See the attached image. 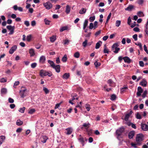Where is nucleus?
<instances>
[{
    "label": "nucleus",
    "instance_id": "1",
    "mask_svg": "<svg viewBox=\"0 0 148 148\" xmlns=\"http://www.w3.org/2000/svg\"><path fill=\"white\" fill-rule=\"evenodd\" d=\"M125 128L123 127H122L117 130L116 132V135L118 137L121 136L125 130Z\"/></svg>",
    "mask_w": 148,
    "mask_h": 148
},
{
    "label": "nucleus",
    "instance_id": "2",
    "mask_svg": "<svg viewBox=\"0 0 148 148\" xmlns=\"http://www.w3.org/2000/svg\"><path fill=\"white\" fill-rule=\"evenodd\" d=\"M44 7L47 10H49L51 8L53 7L52 4L50 1H48L43 3Z\"/></svg>",
    "mask_w": 148,
    "mask_h": 148
},
{
    "label": "nucleus",
    "instance_id": "3",
    "mask_svg": "<svg viewBox=\"0 0 148 148\" xmlns=\"http://www.w3.org/2000/svg\"><path fill=\"white\" fill-rule=\"evenodd\" d=\"M144 136L142 134H139L137 135L136 137V141L142 142L144 140Z\"/></svg>",
    "mask_w": 148,
    "mask_h": 148
},
{
    "label": "nucleus",
    "instance_id": "4",
    "mask_svg": "<svg viewBox=\"0 0 148 148\" xmlns=\"http://www.w3.org/2000/svg\"><path fill=\"white\" fill-rule=\"evenodd\" d=\"M27 89L25 88L24 89H22L20 91V94L21 97L24 98L26 96Z\"/></svg>",
    "mask_w": 148,
    "mask_h": 148
},
{
    "label": "nucleus",
    "instance_id": "5",
    "mask_svg": "<svg viewBox=\"0 0 148 148\" xmlns=\"http://www.w3.org/2000/svg\"><path fill=\"white\" fill-rule=\"evenodd\" d=\"M6 27L7 29L10 31L8 34L9 35L12 34L14 32V26H12L11 25H10L7 26Z\"/></svg>",
    "mask_w": 148,
    "mask_h": 148
},
{
    "label": "nucleus",
    "instance_id": "6",
    "mask_svg": "<svg viewBox=\"0 0 148 148\" xmlns=\"http://www.w3.org/2000/svg\"><path fill=\"white\" fill-rule=\"evenodd\" d=\"M143 91V89L140 86H139L137 88V92L136 93L137 97H139L141 96V93Z\"/></svg>",
    "mask_w": 148,
    "mask_h": 148
},
{
    "label": "nucleus",
    "instance_id": "7",
    "mask_svg": "<svg viewBox=\"0 0 148 148\" xmlns=\"http://www.w3.org/2000/svg\"><path fill=\"white\" fill-rule=\"evenodd\" d=\"M17 48V47L16 45H14L10 49L9 51V53L11 54H12L15 51Z\"/></svg>",
    "mask_w": 148,
    "mask_h": 148
},
{
    "label": "nucleus",
    "instance_id": "8",
    "mask_svg": "<svg viewBox=\"0 0 148 148\" xmlns=\"http://www.w3.org/2000/svg\"><path fill=\"white\" fill-rule=\"evenodd\" d=\"M40 138L41 141L43 143H45L47 140L48 139V137L45 135L42 136Z\"/></svg>",
    "mask_w": 148,
    "mask_h": 148
},
{
    "label": "nucleus",
    "instance_id": "9",
    "mask_svg": "<svg viewBox=\"0 0 148 148\" xmlns=\"http://www.w3.org/2000/svg\"><path fill=\"white\" fill-rule=\"evenodd\" d=\"M132 113V110H131L130 111V112L129 113L126 114L125 116L124 120L126 121H128L130 115H131V114Z\"/></svg>",
    "mask_w": 148,
    "mask_h": 148
},
{
    "label": "nucleus",
    "instance_id": "10",
    "mask_svg": "<svg viewBox=\"0 0 148 148\" xmlns=\"http://www.w3.org/2000/svg\"><path fill=\"white\" fill-rule=\"evenodd\" d=\"M141 128L144 131H146L148 130V126L146 124H141Z\"/></svg>",
    "mask_w": 148,
    "mask_h": 148
},
{
    "label": "nucleus",
    "instance_id": "11",
    "mask_svg": "<svg viewBox=\"0 0 148 148\" xmlns=\"http://www.w3.org/2000/svg\"><path fill=\"white\" fill-rule=\"evenodd\" d=\"M47 72L46 71L41 70L40 72V75L41 77L46 76L47 75Z\"/></svg>",
    "mask_w": 148,
    "mask_h": 148
},
{
    "label": "nucleus",
    "instance_id": "12",
    "mask_svg": "<svg viewBox=\"0 0 148 148\" xmlns=\"http://www.w3.org/2000/svg\"><path fill=\"white\" fill-rule=\"evenodd\" d=\"M147 84V82L144 79H143L142 81L140 83V85L143 86L144 87L146 86Z\"/></svg>",
    "mask_w": 148,
    "mask_h": 148
},
{
    "label": "nucleus",
    "instance_id": "13",
    "mask_svg": "<svg viewBox=\"0 0 148 148\" xmlns=\"http://www.w3.org/2000/svg\"><path fill=\"white\" fill-rule=\"evenodd\" d=\"M135 134L134 131H132L130 132L128 134V138L130 139H132L133 138Z\"/></svg>",
    "mask_w": 148,
    "mask_h": 148
},
{
    "label": "nucleus",
    "instance_id": "14",
    "mask_svg": "<svg viewBox=\"0 0 148 148\" xmlns=\"http://www.w3.org/2000/svg\"><path fill=\"white\" fill-rule=\"evenodd\" d=\"M123 59L125 62L129 64L131 62V60L128 57H125L123 58Z\"/></svg>",
    "mask_w": 148,
    "mask_h": 148
},
{
    "label": "nucleus",
    "instance_id": "15",
    "mask_svg": "<svg viewBox=\"0 0 148 148\" xmlns=\"http://www.w3.org/2000/svg\"><path fill=\"white\" fill-rule=\"evenodd\" d=\"M53 68L55 69L57 73H59L60 71V66L59 65H55Z\"/></svg>",
    "mask_w": 148,
    "mask_h": 148
},
{
    "label": "nucleus",
    "instance_id": "16",
    "mask_svg": "<svg viewBox=\"0 0 148 148\" xmlns=\"http://www.w3.org/2000/svg\"><path fill=\"white\" fill-rule=\"evenodd\" d=\"M45 60L46 58L45 57L43 56H42L40 58V62L42 64H43L45 63Z\"/></svg>",
    "mask_w": 148,
    "mask_h": 148
},
{
    "label": "nucleus",
    "instance_id": "17",
    "mask_svg": "<svg viewBox=\"0 0 148 148\" xmlns=\"http://www.w3.org/2000/svg\"><path fill=\"white\" fill-rule=\"evenodd\" d=\"M134 6L132 5H130L128 6L125 8V10L131 11L134 8Z\"/></svg>",
    "mask_w": 148,
    "mask_h": 148
},
{
    "label": "nucleus",
    "instance_id": "18",
    "mask_svg": "<svg viewBox=\"0 0 148 148\" xmlns=\"http://www.w3.org/2000/svg\"><path fill=\"white\" fill-rule=\"evenodd\" d=\"M71 10V7L69 5H67L66 6V9L65 12L66 14H69V13Z\"/></svg>",
    "mask_w": 148,
    "mask_h": 148
},
{
    "label": "nucleus",
    "instance_id": "19",
    "mask_svg": "<svg viewBox=\"0 0 148 148\" xmlns=\"http://www.w3.org/2000/svg\"><path fill=\"white\" fill-rule=\"evenodd\" d=\"M67 132L66 133V134L67 135H69L71 134L72 132V129L71 128H68L66 129Z\"/></svg>",
    "mask_w": 148,
    "mask_h": 148
},
{
    "label": "nucleus",
    "instance_id": "20",
    "mask_svg": "<svg viewBox=\"0 0 148 148\" xmlns=\"http://www.w3.org/2000/svg\"><path fill=\"white\" fill-rule=\"evenodd\" d=\"M29 53L30 54V56H33L35 55L34 51V49H29Z\"/></svg>",
    "mask_w": 148,
    "mask_h": 148
},
{
    "label": "nucleus",
    "instance_id": "21",
    "mask_svg": "<svg viewBox=\"0 0 148 148\" xmlns=\"http://www.w3.org/2000/svg\"><path fill=\"white\" fill-rule=\"evenodd\" d=\"M88 19L85 20L84 22V23L83 29H85L87 25H88Z\"/></svg>",
    "mask_w": 148,
    "mask_h": 148
},
{
    "label": "nucleus",
    "instance_id": "22",
    "mask_svg": "<svg viewBox=\"0 0 148 148\" xmlns=\"http://www.w3.org/2000/svg\"><path fill=\"white\" fill-rule=\"evenodd\" d=\"M102 42L101 41H99L96 43L95 48L97 49H99L101 46L100 43L102 44Z\"/></svg>",
    "mask_w": 148,
    "mask_h": 148
},
{
    "label": "nucleus",
    "instance_id": "23",
    "mask_svg": "<svg viewBox=\"0 0 148 148\" xmlns=\"http://www.w3.org/2000/svg\"><path fill=\"white\" fill-rule=\"evenodd\" d=\"M86 11V8H82L79 11V13L81 14H85Z\"/></svg>",
    "mask_w": 148,
    "mask_h": 148
},
{
    "label": "nucleus",
    "instance_id": "24",
    "mask_svg": "<svg viewBox=\"0 0 148 148\" xmlns=\"http://www.w3.org/2000/svg\"><path fill=\"white\" fill-rule=\"evenodd\" d=\"M70 76L69 73H65L63 76V78L65 79H68Z\"/></svg>",
    "mask_w": 148,
    "mask_h": 148
},
{
    "label": "nucleus",
    "instance_id": "25",
    "mask_svg": "<svg viewBox=\"0 0 148 148\" xmlns=\"http://www.w3.org/2000/svg\"><path fill=\"white\" fill-rule=\"evenodd\" d=\"M48 63L49 64L51 65V66L53 68L54 66H55V64L51 60H48Z\"/></svg>",
    "mask_w": 148,
    "mask_h": 148
},
{
    "label": "nucleus",
    "instance_id": "26",
    "mask_svg": "<svg viewBox=\"0 0 148 148\" xmlns=\"http://www.w3.org/2000/svg\"><path fill=\"white\" fill-rule=\"evenodd\" d=\"M78 139L79 141L82 143V146H84V138L82 137H81L78 138Z\"/></svg>",
    "mask_w": 148,
    "mask_h": 148
},
{
    "label": "nucleus",
    "instance_id": "27",
    "mask_svg": "<svg viewBox=\"0 0 148 148\" xmlns=\"http://www.w3.org/2000/svg\"><path fill=\"white\" fill-rule=\"evenodd\" d=\"M90 125V124L89 123H84L83 125H82V126L83 127H85V129L87 128V130L88 129V128H89V126Z\"/></svg>",
    "mask_w": 148,
    "mask_h": 148
},
{
    "label": "nucleus",
    "instance_id": "28",
    "mask_svg": "<svg viewBox=\"0 0 148 148\" xmlns=\"http://www.w3.org/2000/svg\"><path fill=\"white\" fill-rule=\"evenodd\" d=\"M104 53H109L108 49L106 47V45H105L104 46V49L103 51Z\"/></svg>",
    "mask_w": 148,
    "mask_h": 148
},
{
    "label": "nucleus",
    "instance_id": "29",
    "mask_svg": "<svg viewBox=\"0 0 148 148\" xmlns=\"http://www.w3.org/2000/svg\"><path fill=\"white\" fill-rule=\"evenodd\" d=\"M56 36H55L53 35L50 38V41L52 42H53L56 40Z\"/></svg>",
    "mask_w": 148,
    "mask_h": 148
},
{
    "label": "nucleus",
    "instance_id": "30",
    "mask_svg": "<svg viewBox=\"0 0 148 148\" xmlns=\"http://www.w3.org/2000/svg\"><path fill=\"white\" fill-rule=\"evenodd\" d=\"M23 123V121H21L20 119L17 120L16 122V124L18 125H21Z\"/></svg>",
    "mask_w": 148,
    "mask_h": 148
},
{
    "label": "nucleus",
    "instance_id": "31",
    "mask_svg": "<svg viewBox=\"0 0 148 148\" xmlns=\"http://www.w3.org/2000/svg\"><path fill=\"white\" fill-rule=\"evenodd\" d=\"M68 29V27L67 26H64L61 27L60 29V32H62L65 30H66Z\"/></svg>",
    "mask_w": 148,
    "mask_h": 148
},
{
    "label": "nucleus",
    "instance_id": "32",
    "mask_svg": "<svg viewBox=\"0 0 148 148\" xmlns=\"http://www.w3.org/2000/svg\"><path fill=\"white\" fill-rule=\"evenodd\" d=\"M5 139V137L4 136H1L0 137V144H1L4 141Z\"/></svg>",
    "mask_w": 148,
    "mask_h": 148
},
{
    "label": "nucleus",
    "instance_id": "33",
    "mask_svg": "<svg viewBox=\"0 0 148 148\" xmlns=\"http://www.w3.org/2000/svg\"><path fill=\"white\" fill-rule=\"evenodd\" d=\"M137 15L139 17H143L144 15L143 12L141 11H139L137 13Z\"/></svg>",
    "mask_w": 148,
    "mask_h": 148
},
{
    "label": "nucleus",
    "instance_id": "34",
    "mask_svg": "<svg viewBox=\"0 0 148 148\" xmlns=\"http://www.w3.org/2000/svg\"><path fill=\"white\" fill-rule=\"evenodd\" d=\"M86 132H87L89 136H91L92 134V130H87V128H86Z\"/></svg>",
    "mask_w": 148,
    "mask_h": 148
},
{
    "label": "nucleus",
    "instance_id": "35",
    "mask_svg": "<svg viewBox=\"0 0 148 148\" xmlns=\"http://www.w3.org/2000/svg\"><path fill=\"white\" fill-rule=\"evenodd\" d=\"M67 60V56L66 54L64 55L62 59V61L64 62H66Z\"/></svg>",
    "mask_w": 148,
    "mask_h": 148
},
{
    "label": "nucleus",
    "instance_id": "36",
    "mask_svg": "<svg viewBox=\"0 0 148 148\" xmlns=\"http://www.w3.org/2000/svg\"><path fill=\"white\" fill-rule=\"evenodd\" d=\"M88 40L87 39H85V40L83 42L82 45L83 46L85 47H86L87 45Z\"/></svg>",
    "mask_w": 148,
    "mask_h": 148
},
{
    "label": "nucleus",
    "instance_id": "37",
    "mask_svg": "<svg viewBox=\"0 0 148 148\" xmlns=\"http://www.w3.org/2000/svg\"><path fill=\"white\" fill-rule=\"evenodd\" d=\"M80 56V54L79 52H75L74 54V56L75 57L78 58Z\"/></svg>",
    "mask_w": 148,
    "mask_h": 148
},
{
    "label": "nucleus",
    "instance_id": "38",
    "mask_svg": "<svg viewBox=\"0 0 148 148\" xmlns=\"http://www.w3.org/2000/svg\"><path fill=\"white\" fill-rule=\"evenodd\" d=\"M147 94V91L146 90L145 91H144L143 93V94L142 95V97L143 98H145V97L146 96V95Z\"/></svg>",
    "mask_w": 148,
    "mask_h": 148
},
{
    "label": "nucleus",
    "instance_id": "39",
    "mask_svg": "<svg viewBox=\"0 0 148 148\" xmlns=\"http://www.w3.org/2000/svg\"><path fill=\"white\" fill-rule=\"evenodd\" d=\"M35 111V110L34 109H31L29 110L28 113L30 114H32Z\"/></svg>",
    "mask_w": 148,
    "mask_h": 148
},
{
    "label": "nucleus",
    "instance_id": "40",
    "mask_svg": "<svg viewBox=\"0 0 148 148\" xmlns=\"http://www.w3.org/2000/svg\"><path fill=\"white\" fill-rule=\"evenodd\" d=\"M43 90L46 94H47L49 92V90L46 88L43 87Z\"/></svg>",
    "mask_w": 148,
    "mask_h": 148
},
{
    "label": "nucleus",
    "instance_id": "41",
    "mask_svg": "<svg viewBox=\"0 0 148 148\" xmlns=\"http://www.w3.org/2000/svg\"><path fill=\"white\" fill-rule=\"evenodd\" d=\"M95 16L90 17L89 18V21L91 22H93L95 19Z\"/></svg>",
    "mask_w": 148,
    "mask_h": 148
},
{
    "label": "nucleus",
    "instance_id": "42",
    "mask_svg": "<svg viewBox=\"0 0 148 148\" xmlns=\"http://www.w3.org/2000/svg\"><path fill=\"white\" fill-rule=\"evenodd\" d=\"M64 44L65 45H68L70 42V40L68 39H65L64 40Z\"/></svg>",
    "mask_w": 148,
    "mask_h": 148
},
{
    "label": "nucleus",
    "instance_id": "43",
    "mask_svg": "<svg viewBox=\"0 0 148 148\" xmlns=\"http://www.w3.org/2000/svg\"><path fill=\"white\" fill-rule=\"evenodd\" d=\"M121 23V21H120L117 20L116 22V26L117 27H119Z\"/></svg>",
    "mask_w": 148,
    "mask_h": 148
},
{
    "label": "nucleus",
    "instance_id": "44",
    "mask_svg": "<svg viewBox=\"0 0 148 148\" xmlns=\"http://www.w3.org/2000/svg\"><path fill=\"white\" fill-rule=\"evenodd\" d=\"M119 46L118 44L117 43L114 44L112 47V49H113L116 48H117Z\"/></svg>",
    "mask_w": 148,
    "mask_h": 148
},
{
    "label": "nucleus",
    "instance_id": "45",
    "mask_svg": "<svg viewBox=\"0 0 148 148\" xmlns=\"http://www.w3.org/2000/svg\"><path fill=\"white\" fill-rule=\"evenodd\" d=\"M25 109V108L23 107L22 108H20L19 110V111L22 113H23Z\"/></svg>",
    "mask_w": 148,
    "mask_h": 148
},
{
    "label": "nucleus",
    "instance_id": "46",
    "mask_svg": "<svg viewBox=\"0 0 148 148\" xmlns=\"http://www.w3.org/2000/svg\"><path fill=\"white\" fill-rule=\"evenodd\" d=\"M116 96L114 94H113L111 96V99L112 100H114L116 99Z\"/></svg>",
    "mask_w": 148,
    "mask_h": 148
},
{
    "label": "nucleus",
    "instance_id": "47",
    "mask_svg": "<svg viewBox=\"0 0 148 148\" xmlns=\"http://www.w3.org/2000/svg\"><path fill=\"white\" fill-rule=\"evenodd\" d=\"M44 21L45 23V24L47 25H49L50 22V21L47 19L46 18H45L44 19Z\"/></svg>",
    "mask_w": 148,
    "mask_h": 148
},
{
    "label": "nucleus",
    "instance_id": "48",
    "mask_svg": "<svg viewBox=\"0 0 148 148\" xmlns=\"http://www.w3.org/2000/svg\"><path fill=\"white\" fill-rule=\"evenodd\" d=\"M7 92V90L5 88H3L1 89V93H2L5 94Z\"/></svg>",
    "mask_w": 148,
    "mask_h": 148
},
{
    "label": "nucleus",
    "instance_id": "49",
    "mask_svg": "<svg viewBox=\"0 0 148 148\" xmlns=\"http://www.w3.org/2000/svg\"><path fill=\"white\" fill-rule=\"evenodd\" d=\"M136 117L137 119H141L142 118L141 116L138 112H137L136 113Z\"/></svg>",
    "mask_w": 148,
    "mask_h": 148
},
{
    "label": "nucleus",
    "instance_id": "50",
    "mask_svg": "<svg viewBox=\"0 0 148 148\" xmlns=\"http://www.w3.org/2000/svg\"><path fill=\"white\" fill-rule=\"evenodd\" d=\"M98 22L97 21H95L94 24V29H95L97 27Z\"/></svg>",
    "mask_w": 148,
    "mask_h": 148
},
{
    "label": "nucleus",
    "instance_id": "51",
    "mask_svg": "<svg viewBox=\"0 0 148 148\" xmlns=\"http://www.w3.org/2000/svg\"><path fill=\"white\" fill-rule=\"evenodd\" d=\"M32 38V35H31L27 36V41L29 42L30 41L31 39Z\"/></svg>",
    "mask_w": 148,
    "mask_h": 148
},
{
    "label": "nucleus",
    "instance_id": "52",
    "mask_svg": "<svg viewBox=\"0 0 148 148\" xmlns=\"http://www.w3.org/2000/svg\"><path fill=\"white\" fill-rule=\"evenodd\" d=\"M94 64L96 67H97L100 65L101 63L96 61L94 63Z\"/></svg>",
    "mask_w": 148,
    "mask_h": 148
},
{
    "label": "nucleus",
    "instance_id": "53",
    "mask_svg": "<svg viewBox=\"0 0 148 148\" xmlns=\"http://www.w3.org/2000/svg\"><path fill=\"white\" fill-rule=\"evenodd\" d=\"M107 82L108 84H110V86H112V84L113 83V82L111 79H110Z\"/></svg>",
    "mask_w": 148,
    "mask_h": 148
},
{
    "label": "nucleus",
    "instance_id": "54",
    "mask_svg": "<svg viewBox=\"0 0 148 148\" xmlns=\"http://www.w3.org/2000/svg\"><path fill=\"white\" fill-rule=\"evenodd\" d=\"M85 107L87 111H89L90 110V108L89 104H86L85 105Z\"/></svg>",
    "mask_w": 148,
    "mask_h": 148
},
{
    "label": "nucleus",
    "instance_id": "55",
    "mask_svg": "<svg viewBox=\"0 0 148 148\" xmlns=\"http://www.w3.org/2000/svg\"><path fill=\"white\" fill-rule=\"evenodd\" d=\"M19 84V82L18 81H16L15 82L14 84V88H16V86L18 85Z\"/></svg>",
    "mask_w": 148,
    "mask_h": 148
},
{
    "label": "nucleus",
    "instance_id": "56",
    "mask_svg": "<svg viewBox=\"0 0 148 148\" xmlns=\"http://www.w3.org/2000/svg\"><path fill=\"white\" fill-rule=\"evenodd\" d=\"M37 66V63L34 62L32 63L31 65V67L32 68H34Z\"/></svg>",
    "mask_w": 148,
    "mask_h": 148
},
{
    "label": "nucleus",
    "instance_id": "57",
    "mask_svg": "<svg viewBox=\"0 0 148 148\" xmlns=\"http://www.w3.org/2000/svg\"><path fill=\"white\" fill-rule=\"evenodd\" d=\"M131 145L134 148H137V145L136 143H131Z\"/></svg>",
    "mask_w": 148,
    "mask_h": 148
},
{
    "label": "nucleus",
    "instance_id": "58",
    "mask_svg": "<svg viewBox=\"0 0 148 148\" xmlns=\"http://www.w3.org/2000/svg\"><path fill=\"white\" fill-rule=\"evenodd\" d=\"M115 49V50L114 51V52L116 53H117L120 50V48H116L114 49Z\"/></svg>",
    "mask_w": 148,
    "mask_h": 148
},
{
    "label": "nucleus",
    "instance_id": "59",
    "mask_svg": "<svg viewBox=\"0 0 148 148\" xmlns=\"http://www.w3.org/2000/svg\"><path fill=\"white\" fill-rule=\"evenodd\" d=\"M24 23L27 27L29 26L30 25L29 22L28 21H25L24 22Z\"/></svg>",
    "mask_w": 148,
    "mask_h": 148
},
{
    "label": "nucleus",
    "instance_id": "60",
    "mask_svg": "<svg viewBox=\"0 0 148 148\" xmlns=\"http://www.w3.org/2000/svg\"><path fill=\"white\" fill-rule=\"evenodd\" d=\"M133 38L134 39L135 41H136L137 40V35L135 34L133 35L132 36Z\"/></svg>",
    "mask_w": 148,
    "mask_h": 148
},
{
    "label": "nucleus",
    "instance_id": "61",
    "mask_svg": "<svg viewBox=\"0 0 148 148\" xmlns=\"http://www.w3.org/2000/svg\"><path fill=\"white\" fill-rule=\"evenodd\" d=\"M9 102L11 103H12L14 102V100L13 99L11 98H9L8 99Z\"/></svg>",
    "mask_w": 148,
    "mask_h": 148
},
{
    "label": "nucleus",
    "instance_id": "62",
    "mask_svg": "<svg viewBox=\"0 0 148 148\" xmlns=\"http://www.w3.org/2000/svg\"><path fill=\"white\" fill-rule=\"evenodd\" d=\"M89 28L90 29H92L93 28H94V25L93 23H90V24Z\"/></svg>",
    "mask_w": 148,
    "mask_h": 148
},
{
    "label": "nucleus",
    "instance_id": "63",
    "mask_svg": "<svg viewBox=\"0 0 148 148\" xmlns=\"http://www.w3.org/2000/svg\"><path fill=\"white\" fill-rule=\"evenodd\" d=\"M144 48L145 51L146 52L147 54H148V51L147 49V47L145 45H144Z\"/></svg>",
    "mask_w": 148,
    "mask_h": 148
},
{
    "label": "nucleus",
    "instance_id": "64",
    "mask_svg": "<svg viewBox=\"0 0 148 148\" xmlns=\"http://www.w3.org/2000/svg\"><path fill=\"white\" fill-rule=\"evenodd\" d=\"M139 64L140 66L141 67H143L144 65V62L142 61H140L139 62Z\"/></svg>",
    "mask_w": 148,
    "mask_h": 148
}]
</instances>
